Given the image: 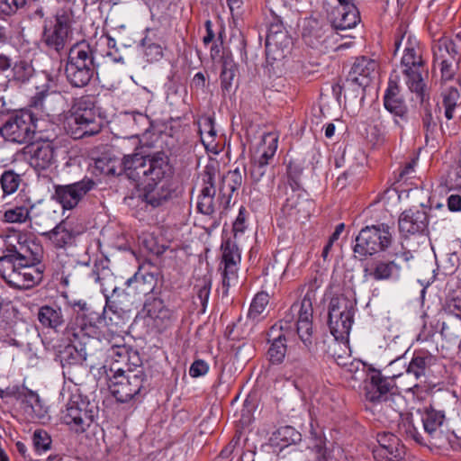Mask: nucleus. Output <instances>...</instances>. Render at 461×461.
I'll return each mask as SVG.
<instances>
[{"label": "nucleus", "mask_w": 461, "mask_h": 461, "mask_svg": "<svg viewBox=\"0 0 461 461\" xmlns=\"http://www.w3.org/2000/svg\"><path fill=\"white\" fill-rule=\"evenodd\" d=\"M422 126L426 131V138L432 136L437 128V122L434 120L431 111L428 108L425 109L422 117Z\"/></svg>", "instance_id": "63"}, {"label": "nucleus", "mask_w": 461, "mask_h": 461, "mask_svg": "<svg viewBox=\"0 0 461 461\" xmlns=\"http://www.w3.org/2000/svg\"><path fill=\"white\" fill-rule=\"evenodd\" d=\"M442 104L445 108V117L447 120H451L454 117V111L457 105V102L460 99V94L457 88L450 86L445 88L442 93Z\"/></svg>", "instance_id": "49"}, {"label": "nucleus", "mask_w": 461, "mask_h": 461, "mask_svg": "<svg viewBox=\"0 0 461 461\" xmlns=\"http://www.w3.org/2000/svg\"><path fill=\"white\" fill-rule=\"evenodd\" d=\"M238 265L239 264H223L222 286L225 289L224 294L228 293L229 287L237 283Z\"/></svg>", "instance_id": "57"}, {"label": "nucleus", "mask_w": 461, "mask_h": 461, "mask_svg": "<svg viewBox=\"0 0 461 461\" xmlns=\"http://www.w3.org/2000/svg\"><path fill=\"white\" fill-rule=\"evenodd\" d=\"M76 273H82L89 281L98 284L102 292L105 294L112 290V295L105 294L106 303L102 313L107 326L122 328L130 319V308L124 299V294H118V288L113 286L114 276L109 267L107 258L95 260L93 265L89 262H77L74 267Z\"/></svg>", "instance_id": "2"}, {"label": "nucleus", "mask_w": 461, "mask_h": 461, "mask_svg": "<svg viewBox=\"0 0 461 461\" xmlns=\"http://www.w3.org/2000/svg\"><path fill=\"white\" fill-rule=\"evenodd\" d=\"M436 362V357L428 351H416L408 365H406L404 357H399L391 362L390 366L402 365L403 377L399 381V384L404 391L411 392L419 387L418 381L428 376Z\"/></svg>", "instance_id": "13"}, {"label": "nucleus", "mask_w": 461, "mask_h": 461, "mask_svg": "<svg viewBox=\"0 0 461 461\" xmlns=\"http://www.w3.org/2000/svg\"><path fill=\"white\" fill-rule=\"evenodd\" d=\"M403 402L402 395L396 392L395 389L379 403H376L370 411L374 414H378L380 417H384L389 420H395L400 419L401 415L404 414L402 413Z\"/></svg>", "instance_id": "33"}, {"label": "nucleus", "mask_w": 461, "mask_h": 461, "mask_svg": "<svg viewBox=\"0 0 461 461\" xmlns=\"http://www.w3.org/2000/svg\"><path fill=\"white\" fill-rule=\"evenodd\" d=\"M42 257L41 247L24 236L6 237L0 267L10 265L11 268L20 264H40Z\"/></svg>", "instance_id": "11"}, {"label": "nucleus", "mask_w": 461, "mask_h": 461, "mask_svg": "<svg viewBox=\"0 0 461 461\" xmlns=\"http://www.w3.org/2000/svg\"><path fill=\"white\" fill-rule=\"evenodd\" d=\"M100 64L95 60V50L83 41L74 44L68 51L65 65L67 81L74 87H84L94 75H98Z\"/></svg>", "instance_id": "4"}, {"label": "nucleus", "mask_w": 461, "mask_h": 461, "mask_svg": "<svg viewBox=\"0 0 461 461\" xmlns=\"http://www.w3.org/2000/svg\"><path fill=\"white\" fill-rule=\"evenodd\" d=\"M377 68V63L366 57H358L355 59L349 71V80L359 86H368Z\"/></svg>", "instance_id": "34"}, {"label": "nucleus", "mask_w": 461, "mask_h": 461, "mask_svg": "<svg viewBox=\"0 0 461 461\" xmlns=\"http://www.w3.org/2000/svg\"><path fill=\"white\" fill-rule=\"evenodd\" d=\"M347 371L352 374L351 378L356 381L365 380L368 377L369 374H366V366L362 362H351L348 367Z\"/></svg>", "instance_id": "61"}, {"label": "nucleus", "mask_w": 461, "mask_h": 461, "mask_svg": "<svg viewBox=\"0 0 461 461\" xmlns=\"http://www.w3.org/2000/svg\"><path fill=\"white\" fill-rule=\"evenodd\" d=\"M101 355L95 357V361L110 360L113 364L111 372L113 374L116 367L131 369L141 366V359L138 351L126 345H104L101 341Z\"/></svg>", "instance_id": "22"}, {"label": "nucleus", "mask_w": 461, "mask_h": 461, "mask_svg": "<svg viewBox=\"0 0 461 461\" xmlns=\"http://www.w3.org/2000/svg\"><path fill=\"white\" fill-rule=\"evenodd\" d=\"M270 347L267 350L269 361L274 365L281 364L286 354V335L277 328H270L267 332Z\"/></svg>", "instance_id": "36"}, {"label": "nucleus", "mask_w": 461, "mask_h": 461, "mask_svg": "<svg viewBox=\"0 0 461 461\" xmlns=\"http://www.w3.org/2000/svg\"><path fill=\"white\" fill-rule=\"evenodd\" d=\"M198 131L203 145L205 147L210 146L216 136L213 120L211 117L203 118L199 122Z\"/></svg>", "instance_id": "52"}, {"label": "nucleus", "mask_w": 461, "mask_h": 461, "mask_svg": "<svg viewBox=\"0 0 461 461\" xmlns=\"http://www.w3.org/2000/svg\"><path fill=\"white\" fill-rule=\"evenodd\" d=\"M339 17L336 18L333 25L337 30H347L355 27L360 22V14L357 7L351 10H339Z\"/></svg>", "instance_id": "46"}, {"label": "nucleus", "mask_w": 461, "mask_h": 461, "mask_svg": "<svg viewBox=\"0 0 461 461\" xmlns=\"http://www.w3.org/2000/svg\"><path fill=\"white\" fill-rule=\"evenodd\" d=\"M449 179L451 189L461 190V149L458 158L450 171Z\"/></svg>", "instance_id": "60"}, {"label": "nucleus", "mask_w": 461, "mask_h": 461, "mask_svg": "<svg viewBox=\"0 0 461 461\" xmlns=\"http://www.w3.org/2000/svg\"><path fill=\"white\" fill-rule=\"evenodd\" d=\"M424 430L427 447L447 448L451 442L456 441L454 432L447 429L446 411L434 404L419 410Z\"/></svg>", "instance_id": "8"}, {"label": "nucleus", "mask_w": 461, "mask_h": 461, "mask_svg": "<svg viewBox=\"0 0 461 461\" xmlns=\"http://www.w3.org/2000/svg\"><path fill=\"white\" fill-rule=\"evenodd\" d=\"M329 444L330 446L332 445L330 442H329ZM312 450L315 453L316 461H330L331 459L332 449L328 446V441L326 439H317Z\"/></svg>", "instance_id": "59"}, {"label": "nucleus", "mask_w": 461, "mask_h": 461, "mask_svg": "<svg viewBox=\"0 0 461 461\" xmlns=\"http://www.w3.org/2000/svg\"><path fill=\"white\" fill-rule=\"evenodd\" d=\"M95 187V182L89 177H85L78 182L70 185H57L53 198L58 201L64 209H73L81 199Z\"/></svg>", "instance_id": "25"}, {"label": "nucleus", "mask_w": 461, "mask_h": 461, "mask_svg": "<svg viewBox=\"0 0 461 461\" xmlns=\"http://www.w3.org/2000/svg\"><path fill=\"white\" fill-rule=\"evenodd\" d=\"M269 303V295L266 292L258 293L253 298L249 312L248 318L252 321H258L260 315L266 310Z\"/></svg>", "instance_id": "50"}, {"label": "nucleus", "mask_w": 461, "mask_h": 461, "mask_svg": "<svg viewBox=\"0 0 461 461\" xmlns=\"http://www.w3.org/2000/svg\"><path fill=\"white\" fill-rule=\"evenodd\" d=\"M355 304L353 300L343 294L334 296L329 304V313H333L335 318L338 314H355Z\"/></svg>", "instance_id": "47"}, {"label": "nucleus", "mask_w": 461, "mask_h": 461, "mask_svg": "<svg viewBox=\"0 0 461 461\" xmlns=\"http://www.w3.org/2000/svg\"><path fill=\"white\" fill-rule=\"evenodd\" d=\"M394 258H374L363 267L364 277L375 281L397 280L401 276L402 266L399 259L410 261L413 256L411 250L395 251Z\"/></svg>", "instance_id": "16"}, {"label": "nucleus", "mask_w": 461, "mask_h": 461, "mask_svg": "<svg viewBox=\"0 0 461 461\" xmlns=\"http://www.w3.org/2000/svg\"><path fill=\"white\" fill-rule=\"evenodd\" d=\"M59 143L55 140H43L30 143L23 148L30 165L36 170H46L57 162Z\"/></svg>", "instance_id": "23"}, {"label": "nucleus", "mask_w": 461, "mask_h": 461, "mask_svg": "<svg viewBox=\"0 0 461 461\" xmlns=\"http://www.w3.org/2000/svg\"><path fill=\"white\" fill-rule=\"evenodd\" d=\"M267 167L268 166L262 164V162H258L256 160L252 161L250 167V178L253 185H258L260 182L267 173Z\"/></svg>", "instance_id": "62"}, {"label": "nucleus", "mask_w": 461, "mask_h": 461, "mask_svg": "<svg viewBox=\"0 0 461 461\" xmlns=\"http://www.w3.org/2000/svg\"><path fill=\"white\" fill-rule=\"evenodd\" d=\"M401 68L408 88L423 101L426 84L422 75L426 72L425 62L420 42L411 35L407 37L404 44Z\"/></svg>", "instance_id": "7"}, {"label": "nucleus", "mask_w": 461, "mask_h": 461, "mask_svg": "<svg viewBox=\"0 0 461 461\" xmlns=\"http://www.w3.org/2000/svg\"><path fill=\"white\" fill-rule=\"evenodd\" d=\"M212 287V281L210 277L203 276L199 279L194 285V290L196 292V297L200 302V304L203 308V311H205V308L208 303L210 293Z\"/></svg>", "instance_id": "54"}, {"label": "nucleus", "mask_w": 461, "mask_h": 461, "mask_svg": "<svg viewBox=\"0 0 461 461\" xmlns=\"http://www.w3.org/2000/svg\"><path fill=\"white\" fill-rule=\"evenodd\" d=\"M302 435L292 426H283L276 429L271 436L272 445L284 448L300 442Z\"/></svg>", "instance_id": "42"}, {"label": "nucleus", "mask_w": 461, "mask_h": 461, "mask_svg": "<svg viewBox=\"0 0 461 461\" xmlns=\"http://www.w3.org/2000/svg\"><path fill=\"white\" fill-rule=\"evenodd\" d=\"M28 0H0V17L11 16L25 6Z\"/></svg>", "instance_id": "58"}, {"label": "nucleus", "mask_w": 461, "mask_h": 461, "mask_svg": "<svg viewBox=\"0 0 461 461\" xmlns=\"http://www.w3.org/2000/svg\"><path fill=\"white\" fill-rule=\"evenodd\" d=\"M222 249V264H240V254L237 245L230 240H227L221 246Z\"/></svg>", "instance_id": "56"}, {"label": "nucleus", "mask_w": 461, "mask_h": 461, "mask_svg": "<svg viewBox=\"0 0 461 461\" xmlns=\"http://www.w3.org/2000/svg\"><path fill=\"white\" fill-rule=\"evenodd\" d=\"M355 242L353 252L357 258L363 259L384 252L393 243L392 228L384 223L366 226L361 229Z\"/></svg>", "instance_id": "10"}, {"label": "nucleus", "mask_w": 461, "mask_h": 461, "mask_svg": "<svg viewBox=\"0 0 461 461\" xmlns=\"http://www.w3.org/2000/svg\"><path fill=\"white\" fill-rule=\"evenodd\" d=\"M303 172V167L301 162L290 161L286 168V181L279 184V185H286L288 190L303 189L301 182Z\"/></svg>", "instance_id": "45"}, {"label": "nucleus", "mask_w": 461, "mask_h": 461, "mask_svg": "<svg viewBox=\"0 0 461 461\" xmlns=\"http://www.w3.org/2000/svg\"><path fill=\"white\" fill-rule=\"evenodd\" d=\"M81 230L73 228L68 221H62L53 230L47 232L52 245L58 249H64L74 244L76 238L81 234Z\"/></svg>", "instance_id": "35"}, {"label": "nucleus", "mask_w": 461, "mask_h": 461, "mask_svg": "<svg viewBox=\"0 0 461 461\" xmlns=\"http://www.w3.org/2000/svg\"><path fill=\"white\" fill-rule=\"evenodd\" d=\"M101 129L102 119L95 108V98L83 95L76 99L66 122L68 133L77 140L97 134Z\"/></svg>", "instance_id": "5"}, {"label": "nucleus", "mask_w": 461, "mask_h": 461, "mask_svg": "<svg viewBox=\"0 0 461 461\" xmlns=\"http://www.w3.org/2000/svg\"><path fill=\"white\" fill-rule=\"evenodd\" d=\"M37 319L43 328L56 332L63 327L65 322L62 310L58 305L41 306L38 310Z\"/></svg>", "instance_id": "37"}, {"label": "nucleus", "mask_w": 461, "mask_h": 461, "mask_svg": "<svg viewBox=\"0 0 461 461\" xmlns=\"http://www.w3.org/2000/svg\"><path fill=\"white\" fill-rule=\"evenodd\" d=\"M68 338L71 343L66 346L59 355L63 369L81 365L87 359L95 361V357H99L102 353L99 339H87L86 341H82L71 336Z\"/></svg>", "instance_id": "17"}, {"label": "nucleus", "mask_w": 461, "mask_h": 461, "mask_svg": "<svg viewBox=\"0 0 461 461\" xmlns=\"http://www.w3.org/2000/svg\"><path fill=\"white\" fill-rule=\"evenodd\" d=\"M378 447L373 450L374 457L377 460L394 461L402 459L405 455L403 445L400 439L389 432L377 434Z\"/></svg>", "instance_id": "27"}, {"label": "nucleus", "mask_w": 461, "mask_h": 461, "mask_svg": "<svg viewBox=\"0 0 461 461\" xmlns=\"http://www.w3.org/2000/svg\"><path fill=\"white\" fill-rule=\"evenodd\" d=\"M43 267L40 264H20L12 268V272L4 275V278L18 287L29 288L38 285L43 277Z\"/></svg>", "instance_id": "26"}, {"label": "nucleus", "mask_w": 461, "mask_h": 461, "mask_svg": "<svg viewBox=\"0 0 461 461\" xmlns=\"http://www.w3.org/2000/svg\"><path fill=\"white\" fill-rule=\"evenodd\" d=\"M278 136L275 132H267L263 135L260 145L258 148V157L254 160L268 166L274 158L277 149Z\"/></svg>", "instance_id": "40"}, {"label": "nucleus", "mask_w": 461, "mask_h": 461, "mask_svg": "<svg viewBox=\"0 0 461 461\" xmlns=\"http://www.w3.org/2000/svg\"><path fill=\"white\" fill-rule=\"evenodd\" d=\"M122 165L125 176L137 187L147 192L144 194L145 201L153 207L161 205L171 197V166L169 158L164 152H157L151 156H124Z\"/></svg>", "instance_id": "1"}, {"label": "nucleus", "mask_w": 461, "mask_h": 461, "mask_svg": "<svg viewBox=\"0 0 461 461\" xmlns=\"http://www.w3.org/2000/svg\"><path fill=\"white\" fill-rule=\"evenodd\" d=\"M97 414L98 407L95 402L81 394H73L61 411L60 420L71 431L81 434L89 429Z\"/></svg>", "instance_id": "9"}, {"label": "nucleus", "mask_w": 461, "mask_h": 461, "mask_svg": "<svg viewBox=\"0 0 461 461\" xmlns=\"http://www.w3.org/2000/svg\"><path fill=\"white\" fill-rule=\"evenodd\" d=\"M314 296V291L308 290L303 298L300 302L294 303L283 319L271 328H277L287 335L295 327L300 339L307 348H310L313 343L312 300Z\"/></svg>", "instance_id": "3"}, {"label": "nucleus", "mask_w": 461, "mask_h": 461, "mask_svg": "<svg viewBox=\"0 0 461 461\" xmlns=\"http://www.w3.org/2000/svg\"><path fill=\"white\" fill-rule=\"evenodd\" d=\"M433 68L439 69L441 81L454 79L459 68L461 46L448 37H441L432 45Z\"/></svg>", "instance_id": "12"}, {"label": "nucleus", "mask_w": 461, "mask_h": 461, "mask_svg": "<svg viewBox=\"0 0 461 461\" xmlns=\"http://www.w3.org/2000/svg\"><path fill=\"white\" fill-rule=\"evenodd\" d=\"M36 125L30 112L22 111L10 116L0 128V135L9 142L23 144L31 141Z\"/></svg>", "instance_id": "19"}, {"label": "nucleus", "mask_w": 461, "mask_h": 461, "mask_svg": "<svg viewBox=\"0 0 461 461\" xmlns=\"http://www.w3.org/2000/svg\"><path fill=\"white\" fill-rule=\"evenodd\" d=\"M52 98L53 95L50 94L43 92L38 93L32 98L31 106L47 115H50V113L55 111V109L50 106Z\"/></svg>", "instance_id": "55"}, {"label": "nucleus", "mask_w": 461, "mask_h": 461, "mask_svg": "<svg viewBox=\"0 0 461 461\" xmlns=\"http://www.w3.org/2000/svg\"><path fill=\"white\" fill-rule=\"evenodd\" d=\"M277 191L279 194L286 197L281 209L284 216L291 221L302 222L311 216L314 203L304 189L288 190L286 185H278Z\"/></svg>", "instance_id": "18"}, {"label": "nucleus", "mask_w": 461, "mask_h": 461, "mask_svg": "<svg viewBox=\"0 0 461 461\" xmlns=\"http://www.w3.org/2000/svg\"><path fill=\"white\" fill-rule=\"evenodd\" d=\"M208 371L209 365L202 359L194 360L189 368V374L194 378L205 375Z\"/></svg>", "instance_id": "64"}, {"label": "nucleus", "mask_w": 461, "mask_h": 461, "mask_svg": "<svg viewBox=\"0 0 461 461\" xmlns=\"http://www.w3.org/2000/svg\"><path fill=\"white\" fill-rule=\"evenodd\" d=\"M22 176L13 169L5 170L0 176V185L3 195L14 194L22 184Z\"/></svg>", "instance_id": "48"}, {"label": "nucleus", "mask_w": 461, "mask_h": 461, "mask_svg": "<svg viewBox=\"0 0 461 461\" xmlns=\"http://www.w3.org/2000/svg\"><path fill=\"white\" fill-rule=\"evenodd\" d=\"M72 23L73 12L70 9L58 10L54 21H50L44 26L42 42L50 50L60 53L69 42Z\"/></svg>", "instance_id": "15"}, {"label": "nucleus", "mask_w": 461, "mask_h": 461, "mask_svg": "<svg viewBox=\"0 0 461 461\" xmlns=\"http://www.w3.org/2000/svg\"><path fill=\"white\" fill-rule=\"evenodd\" d=\"M34 75V68L32 63L26 59H20L14 62L12 67V77L10 82L23 85L30 81Z\"/></svg>", "instance_id": "43"}, {"label": "nucleus", "mask_w": 461, "mask_h": 461, "mask_svg": "<svg viewBox=\"0 0 461 461\" xmlns=\"http://www.w3.org/2000/svg\"><path fill=\"white\" fill-rule=\"evenodd\" d=\"M403 377L402 373L393 374L392 377L383 376L381 372L375 369H370V374L366 379L365 399L366 409L372 410L376 403L387 397L395 390V383L393 380Z\"/></svg>", "instance_id": "20"}, {"label": "nucleus", "mask_w": 461, "mask_h": 461, "mask_svg": "<svg viewBox=\"0 0 461 461\" xmlns=\"http://www.w3.org/2000/svg\"><path fill=\"white\" fill-rule=\"evenodd\" d=\"M104 322L102 312L93 311L76 315L67 327V336H71L82 341L87 339H98L100 325Z\"/></svg>", "instance_id": "24"}, {"label": "nucleus", "mask_w": 461, "mask_h": 461, "mask_svg": "<svg viewBox=\"0 0 461 461\" xmlns=\"http://www.w3.org/2000/svg\"><path fill=\"white\" fill-rule=\"evenodd\" d=\"M384 106L395 116L394 123L402 127L401 122L408 120V107L400 95V87L396 82L390 80L384 95Z\"/></svg>", "instance_id": "29"}, {"label": "nucleus", "mask_w": 461, "mask_h": 461, "mask_svg": "<svg viewBox=\"0 0 461 461\" xmlns=\"http://www.w3.org/2000/svg\"><path fill=\"white\" fill-rule=\"evenodd\" d=\"M217 179L221 180L218 187V202L219 206L222 207V210L220 212V214H223L230 207L233 193L241 186L243 177L240 170L235 168L222 176H217Z\"/></svg>", "instance_id": "30"}, {"label": "nucleus", "mask_w": 461, "mask_h": 461, "mask_svg": "<svg viewBox=\"0 0 461 461\" xmlns=\"http://www.w3.org/2000/svg\"><path fill=\"white\" fill-rule=\"evenodd\" d=\"M429 218L424 210L409 209L404 211L398 221L400 232L409 235H423L428 228Z\"/></svg>", "instance_id": "28"}, {"label": "nucleus", "mask_w": 461, "mask_h": 461, "mask_svg": "<svg viewBox=\"0 0 461 461\" xmlns=\"http://www.w3.org/2000/svg\"><path fill=\"white\" fill-rule=\"evenodd\" d=\"M18 401L30 419H41L44 416L45 410L37 393L23 387Z\"/></svg>", "instance_id": "38"}, {"label": "nucleus", "mask_w": 461, "mask_h": 461, "mask_svg": "<svg viewBox=\"0 0 461 461\" xmlns=\"http://www.w3.org/2000/svg\"><path fill=\"white\" fill-rule=\"evenodd\" d=\"M328 318L329 328L335 339L344 340L348 339L354 322V314H338L335 318L333 313H329Z\"/></svg>", "instance_id": "39"}, {"label": "nucleus", "mask_w": 461, "mask_h": 461, "mask_svg": "<svg viewBox=\"0 0 461 461\" xmlns=\"http://www.w3.org/2000/svg\"><path fill=\"white\" fill-rule=\"evenodd\" d=\"M447 309L449 313L442 322L440 333L447 340L454 342L461 338V300L454 299Z\"/></svg>", "instance_id": "32"}, {"label": "nucleus", "mask_w": 461, "mask_h": 461, "mask_svg": "<svg viewBox=\"0 0 461 461\" xmlns=\"http://www.w3.org/2000/svg\"><path fill=\"white\" fill-rule=\"evenodd\" d=\"M236 71L237 66L233 59L229 57H223L220 79L221 92L224 95L230 93L232 88V81L236 76Z\"/></svg>", "instance_id": "44"}, {"label": "nucleus", "mask_w": 461, "mask_h": 461, "mask_svg": "<svg viewBox=\"0 0 461 461\" xmlns=\"http://www.w3.org/2000/svg\"><path fill=\"white\" fill-rule=\"evenodd\" d=\"M177 141L181 144L175 150V171L181 184L188 181L194 168V147L195 144L193 129L190 125L185 124L182 136L177 135Z\"/></svg>", "instance_id": "21"}, {"label": "nucleus", "mask_w": 461, "mask_h": 461, "mask_svg": "<svg viewBox=\"0 0 461 461\" xmlns=\"http://www.w3.org/2000/svg\"><path fill=\"white\" fill-rule=\"evenodd\" d=\"M220 177V166L217 161H209L203 167L201 173L202 188L197 201V210L199 212L211 216L213 220L212 224V227H218L220 225L219 221L213 218V214L219 206L218 198L215 200V194L217 192L216 188V177Z\"/></svg>", "instance_id": "14"}, {"label": "nucleus", "mask_w": 461, "mask_h": 461, "mask_svg": "<svg viewBox=\"0 0 461 461\" xmlns=\"http://www.w3.org/2000/svg\"><path fill=\"white\" fill-rule=\"evenodd\" d=\"M108 387L117 402H128L146 394L149 387L148 376L142 366L131 369L116 367L109 377Z\"/></svg>", "instance_id": "6"}, {"label": "nucleus", "mask_w": 461, "mask_h": 461, "mask_svg": "<svg viewBox=\"0 0 461 461\" xmlns=\"http://www.w3.org/2000/svg\"><path fill=\"white\" fill-rule=\"evenodd\" d=\"M52 439L49 433L41 429H36L32 434V444L38 454L46 453L51 447Z\"/></svg>", "instance_id": "53"}, {"label": "nucleus", "mask_w": 461, "mask_h": 461, "mask_svg": "<svg viewBox=\"0 0 461 461\" xmlns=\"http://www.w3.org/2000/svg\"><path fill=\"white\" fill-rule=\"evenodd\" d=\"M422 427L421 419L419 411L417 414L406 412L400 416L398 423V432L408 439H411L416 443L427 446L424 430H420Z\"/></svg>", "instance_id": "31"}, {"label": "nucleus", "mask_w": 461, "mask_h": 461, "mask_svg": "<svg viewBox=\"0 0 461 461\" xmlns=\"http://www.w3.org/2000/svg\"><path fill=\"white\" fill-rule=\"evenodd\" d=\"M143 312L149 317L160 321L165 326L171 323V310L166 307L161 298H153L151 302L147 299L143 306Z\"/></svg>", "instance_id": "41"}, {"label": "nucleus", "mask_w": 461, "mask_h": 461, "mask_svg": "<svg viewBox=\"0 0 461 461\" xmlns=\"http://www.w3.org/2000/svg\"><path fill=\"white\" fill-rule=\"evenodd\" d=\"M30 216V211L26 206H14L5 210L3 221L7 223H23Z\"/></svg>", "instance_id": "51"}]
</instances>
